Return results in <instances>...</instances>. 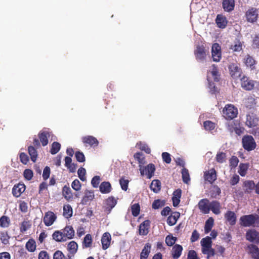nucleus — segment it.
<instances>
[{"label":"nucleus","instance_id":"nucleus-9","mask_svg":"<svg viewBox=\"0 0 259 259\" xmlns=\"http://www.w3.org/2000/svg\"><path fill=\"white\" fill-rule=\"evenodd\" d=\"M241 84L242 88L245 90L250 91L254 87V81L246 76H243L241 79Z\"/></svg>","mask_w":259,"mask_h":259},{"label":"nucleus","instance_id":"nucleus-34","mask_svg":"<svg viewBox=\"0 0 259 259\" xmlns=\"http://www.w3.org/2000/svg\"><path fill=\"white\" fill-rule=\"evenodd\" d=\"M94 198V194L93 192L87 191L81 200V203L82 204H87L89 201L93 200Z\"/></svg>","mask_w":259,"mask_h":259},{"label":"nucleus","instance_id":"nucleus-27","mask_svg":"<svg viewBox=\"0 0 259 259\" xmlns=\"http://www.w3.org/2000/svg\"><path fill=\"white\" fill-rule=\"evenodd\" d=\"M151 246L150 243H147L145 244L144 248L142 250L140 254V259H147L150 252Z\"/></svg>","mask_w":259,"mask_h":259},{"label":"nucleus","instance_id":"nucleus-40","mask_svg":"<svg viewBox=\"0 0 259 259\" xmlns=\"http://www.w3.org/2000/svg\"><path fill=\"white\" fill-rule=\"evenodd\" d=\"M63 194L65 198L67 200H69L72 198L73 195L71 192V190L70 189V188L67 186H64L63 187Z\"/></svg>","mask_w":259,"mask_h":259},{"label":"nucleus","instance_id":"nucleus-16","mask_svg":"<svg viewBox=\"0 0 259 259\" xmlns=\"http://www.w3.org/2000/svg\"><path fill=\"white\" fill-rule=\"evenodd\" d=\"M25 190V186L24 184H19L14 186L12 190V193L14 196L18 197L24 192Z\"/></svg>","mask_w":259,"mask_h":259},{"label":"nucleus","instance_id":"nucleus-57","mask_svg":"<svg viewBox=\"0 0 259 259\" xmlns=\"http://www.w3.org/2000/svg\"><path fill=\"white\" fill-rule=\"evenodd\" d=\"M0 239L2 242L4 244H8L9 243V237L6 233L3 232L1 233Z\"/></svg>","mask_w":259,"mask_h":259},{"label":"nucleus","instance_id":"nucleus-44","mask_svg":"<svg viewBox=\"0 0 259 259\" xmlns=\"http://www.w3.org/2000/svg\"><path fill=\"white\" fill-rule=\"evenodd\" d=\"M248 168V165L247 164L241 163L239 166L238 173L242 177H244L246 174V172Z\"/></svg>","mask_w":259,"mask_h":259},{"label":"nucleus","instance_id":"nucleus-17","mask_svg":"<svg viewBox=\"0 0 259 259\" xmlns=\"http://www.w3.org/2000/svg\"><path fill=\"white\" fill-rule=\"evenodd\" d=\"M223 8L226 12H231L233 11L235 7L234 0H223Z\"/></svg>","mask_w":259,"mask_h":259},{"label":"nucleus","instance_id":"nucleus-51","mask_svg":"<svg viewBox=\"0 0 259 259\" xmlns=\"http://www.w3.org/2000/svg\"><path fill=\"white\" fill-rule=\"evenodd\" d=\"M134 158L137 159L139 165H143L145 163V157L141 153L137 152L134 154Z\"/></svg>","mask_w":259,"mask_h":259},{"label":"nucleus","instance_id":"nucleus-36","mask_svg":"<svg viewBox=\"0 0 259 259\" xmlns=\"http://www.w3.org/2000/svg\"><path fill=\"white\" fill-rule=\"evenodd\" d=\"M50 133L47 131H44L39 134L40 141L42 146H46L48 143V137H50Z\"/></svg>","mask_w":259,"mask_h":259},{"label":"nucleus","instance_id":"nucleus-10","mask_svg":"<svg viewBox=\"0 0 259 259\" xmlns=\"http://www.w3.org/2000/svg\"><path fill=\"white\" fill-rule=\"evenodd\" d=\"M210 203L206 198L200 200L198 204L199 209L203 213L208 214L210 211Z\"/></svg>","mask_w":259,"mask_h":259},{"label":"nucleus","instance_id":"nucleus-24","mask_svg":"<svg viewBox=\"0 0 259 259\" xmlns=\"http://www.w3.org/2000/svg\"><path fill=\"white\" fill-rule=\"evenodd\" d=\"M258 123V119L257 118L255 117L252 115H247L246 125L249 127H254L256 126Z\"/></svg>","mask_w":259,"mask_h":259},{"label":"nucleus","instance_id":"nucleus-32","mask_svg":"<svg viewBox=\"0 0 259 259\" xmlns=\"http://www.w3.org/2000/svg\"><path fill=\"white\" fill-rule=\"evenodd\" d=\"M111 185L108 182H104L102 183L100 186V191L102 193H109L111 191Z\"/></svg>","mask_w":259,"mask_h":259},{"label":"nucleus","instance_id":"nucleus-63","mask_svg":"<svg viewBox=\"0 0 259 259\" xmlns=\"http://www.w3.org/2000/svg\"><path fill=\"white\" fill-rule=\"evenodd\" d=\"M128 181L124 179H121L119 183L123 190L126 191L128 188Z\"/></svg>","mask_w":259,"mask_h":259},{"label":"nucleus","instance_id":"nucleus-64","mask_svg":"<svg viewBox=\"0 0 259 259\" xmlns=\"http://www.w3.org/2000/svg\"><path fill=\"white\" fill-rule=\"evenodd\" d=\"M65 256L63 253L59 250L56 251L53 256V259H64Z\"/></svg>","mask_w":259,"mask_h":259},{"label":"nucleus","instance_id":"nucleus-35","mask_svg":"<svg viewBox=\"0 0 259 259\" xmlns=\"http://www.w3.org/2000/svg\"><path fill=\"white\" fill-rule=\"evenodd\" d=\"M150 188L154 193H158L161 188L160 182L158 180H154L152 181Z\"/></svg>","mask_w":259,"mask_h":259},{"label":"nucleus","instance_id":"nucleus-11","mask_svg":"<svg viewBox=\"0 0 259 259\" xmlns=\"http://www.w3.org/2000/svg\"><path fill=\"white\" fill-rule=\"evenodd\" d=\"M246 239L250 242H259V233L254 229L249 230L246 234Z\"/></svg>","mask_w":259,"mask_h":259},{"label":"nucleus","instance_id":"nucleus-4","mask_svg":"<svg viewBox=\"0 0 259 259\" xmlns=\"http://www.w3.org/2000/svg\"><path fill=\"white\" fill-rule=\"evenodd\" d=\"M139 170L142 176H146L147 179H151L154 175L155 167L153 164L150 163L146 166L139 165Z\"/></svg>","mask_w":259,"mask_h":259},{"label":"nucleus","instance_id":"nucleus-1","mask_svg":"<svg viewBox=\"0 0 259 259\" xmlns=\"http://www.w3.org/2000/svg\"><path fill=\"white\" fill-rule=\"evenodd\" d=\"M218 72L216 67L213 65L211 67L210 70H209L207 74V80L208 82V87L210 89V92L212 93H214L217 90L213 82H212L211 80L215 81H219Z\"/></svg>","mask_w":259,"mask_h":259},{"label":"nucleus","instance_id":"nucleus-26","mask_svg":"<svg viewBox=\"0 0 259 259\" xmlns=\"http://www.w3.org/2000/svg\"><path fill=\"white\" fill-rule=\"evenodd\" d=\"M182 191L180 189H178L175 191L173 193V196L172 198L173 205L175 207L178 206L180 201V198L181 197Z\"/></svg>","mask_w":259,"mask_h":259},{"label":"nucleus","instance_id":"nucleus-54","mask_svg":"<svg viewBox=\"0 0 259 259\" xmlns=\"http://www.w3.org/2000/svg\"><path fill=\"white\" fill-rule=\"evenodd\" d=\"M216 160L219 163H223L226 160V153L224 152H220L217 154Z\"/></svg>","mask_w":259,"mask_h":259},{"label":"nucleus","instance_id":"nucleus-28","mask_svg":"<svg viewBox=\"0 0 259 259\" xmlns=\"http://www.w3.org/2000/svg\"><path fill=\"white\" fill-rule=\"evenodd\" d=\"M225 217L231 225H233L236 223V217L234 212L228 211L225 214Z\"/></svg>","mask_w":259,"mask_h":259},{"label":"nucleus","instance_id":"nucleus-58","mask_svg":"<svg viewBox=\"0 0 259 259\" xmlns=\"http://www.w3.org/2000/svg\"><path fill=\"white\" fill-rule=\"evenodd\" d=\"M132 214L134 216L137 217L140 212V206L138 204H134L132 206Z\"/></svg>","mask_w":259,"mask_h":259},{"label":"nucleus","instance_id":"nucleus-23","mask_svg":"<svg viewBox=\"0 0 259 259\" xmlns=\"http://www.w3.org/2000/svg\"><path fill=\"white\" fill-rule=\"evenodd\" d=\"M183 247L181 245L176 244L174 245L171 250V255L174 259H178L181 255Z\"/></svg>","mask_w":259,"mask_h":259},{"label":"nucleus","instance_id":"nucleus-59","mask_svg":"<svg viewBox=\"0 0 259 259\" xmlns=\"http://www.w3.org/2000/svg\"><path fill=\"white\" fill-rule=\"evenodd\" d=\"M85 172H86L85 169L83 167H80L78 170L77 173H78V177L82 181H84L85 180Z\"/></svg>","mask_w":259,"mask_h":259},{"label":"nucleus","instance_id":"nucleus-14","mask_svg":"<svg viewBox=\"0 0 259 259\" xmlns=\"http://www.w3.org/2000/svg\"><path fill=\"white\" fill-rule=\"evenodd\" d=\"M150 221L146 220L139 226V232L141 235H146L149 232Z\"/></svg>","mask_w":259,"mask_h":259},{"label":"nucleus","instance_id":"nucleus-37","mask_svg":"<svg viewBox=\"0 0 259 259\" xmlns=\"http://www.w3.org/2000/svg\"><path fill=\"white\" fill-rule=\"evenodd\" d=\"M53 239L58 242L65 241V238L62 231H56L52 235Z\"/></svg>","mask_w":259,"mask_h":259},{"label":"nucleus","instance_id":"nucleus-13","mask_svg":"<svg viewBox=\"0 0 259 259\" xmlns=\"http://www.w3.org/2000/svg\"><path fill=\"white\" fill-rule=\"evenodd\" d=\"M116 203L117 201L114 197H109L105 201L104 206L105 210L109 213L111 209L115 206Z\"/></svg>","mask_w":259,"mask_h":259},{"label":"nucleus","instance_id":"nucleus-61","mask_svg":"<svg viewBox=\"0 0 259 259\" xmlns=\"http://www.w3.org/2000/svg\"><path fill=\"white\" fill-rule=\"evenodd\" d=\"M202 252L207 255V259H210L214 255V250L212 248L207 249L206 251H203Z\"/></svg>","mask_w":259,"mask_h":259},{"label":"nucleus","instance_id":"nucleus-25","mask_svg":"<svg viewBox=\"0 0 259 259\" xmlns=\"http://www.w3.org/2000/svg\"><path fill=\"white\" fill-rule=\"evenodd\" d=\"M82 140L83 143L88 144L90 146H97L99 143L97 139L91 136L84 137Z\"/></svg>","mask_w":259,"mask_h":259},{"label":"nucleus","instance_id":"nucleus-62","mask_svg":"<svg viewBox=\"0 0 259 259\" xmlns=\"http://www.w3.org/2000/svg\"><path fill=\"white\" fill-rule=\"evenodd\" d=\"M100 182V177L99 176H95L92 180L91 184L94 188H97Z\"/></svg>","mask_w":259,"mask_h":259},{"label":"nucleus","instance_id":"nucleus-20","mask_svg":"<svg viewBox=\"0 0 259 259\" xmlns=\"http://www.w3.org/2000/svg\"><path fill=\"white\" fill-rule=\"evenodd\" d=\"M62 233L66 241L67 239H72L74 236V231L71 226H66L63 230Z\"/></svg>","mask_w":259,"mask_h":259},{"label":"nucleus","instance_id":"nucleus-45","mask_svg":"<svg viewBox=\"0 0 259 259\" xmlns=\"http://www.w3.org/2000/svg\"><path fill=\"white\" fill-rule=\"evenodd\" d=\"M92 243V238L90 234H88L85 235L83 241V246L85 248L90 247Z\"/></svg>","mask_w":259,"mask_h":259},{"label":"nucleus","instance_id":"nucleus-60","mask_svg":"<svg viewBox=\"0 0 259 259\" xmlns=\"http://www.w3.org/2000/svg\"><path fill=\"white\" fill-rule=\"evenodd\" d=\"M24 177L27 180H30L33 177V172L31 169H26L23 173Z\"/></svg>","mask_w":259,"mask_h":259},{"label":"nucleus","instance_id":"nucleus-8","mask_svg":"<svg viewBox=\"0 0 259 259\" xmlns=\"http://www.w3.org/2000/svg\"><path fill=\"white\" fill-rule=\"evenodd\" d=\"M258 10L255 8H250L246 12V17L248 22L253 23L257 20Z\"/></svg>","mask_w":259,"mask_h":259},{"label":"nucleus","instance_id":"nucleus-3","mask_svg":"<svg viewBox=\"0 0 259 259\" xmlns=\"http://www.w3.org/2000/svg\"><path fill=\"white\" fill-rule=\"evenodd\" d=\"M237 114V109L232 104L226 105L223 110L224 117L228 119H233L236 117Z\"/></svg>","mask_w":259,"mask_h":259},{"label":"nucleus","instance_id":"nucleus-2","mask_svg":"<svg viewBox=\"0 0 259 259\" xmlns=\"http://www.w3.org/2000/svg\"><path fill=\"white\" fill-rule=\"evenodd\" d=\"M240 224L243 227L254 226L259 223V217L257 214L245 215L241 217L239 220Z\"/></svg>","mask_w":259,"mask_h":259},{"label":"nucleus","instance_id":"nucleus-33","mask_svg":"<svg viewBox=\"0 0 259 259\" xmlns=\"http://www.w3.org/2000/svg\"><path fill=\"white\" fill-rule=\"evenodd\" d=\"M244 63L247 67L250 68L251 70L255 68V61L250 56H247L244 59Z\"/></svg>","mask_w":259,"mask_h":259},{"label":"nucleus","instance_id":"nucleus-5","mask_svg":"<svg viewBox=\"0 0 259 259\" xmlns=\"http://www.w3.org/2000/svg\"><path fill=\"white\" fill-rule=\"evenodd\" d=\"M243 148L247 151H251L255 148L256 143L251 136H244L242 139Z\"/></svg>","mask_w":259,"mask_h":259},{"label":"nucleus","instance_id":"nucleus-7","mask_svg":"<svg viewBox=\"0 0 259 259\" xmlns=\"http://www.w3.org/2000/svg\"><path fill=\"white\" fill-rule=\"evenodd\" d=\"M211 56L213 61L214 62H219L221 59L222 53L221 47L217 43H215L212 46Z\"/></svg>","mask_w":259,"mask_h":259},{"label":"nucleus","instance_id":"nucleus-42","mask_svg":"<svg viewBox=\"0 0 259 259\" xmlns=\"http://www.w3.org/2000/svg\"><path fill=\"white\" fill-rule=\"evenodd\" d=\"M26 248L29 252H34L36 249L35 241L33 239H29L26 244Z\"/></svg>","mask_w":259,"mask_h":259},{"label":"nucleus","instance_id":"nucleus-18","mask_svg":"<svg viewBox=\"0 0 259 259\" xmlns=\"http://www.w3.org/2000/svg\"><path fill=\"white\" fill-rule=\"evenodd\" d=\"M202 246L201 251H206L207 249L212 248V241L211 237H206L201 240Z\"/></svg>","mask_w":259,"mask_h":259},{"label":"nucleus","instance_id":"nucleus-39","mask_svg":"<svg viewBox=\"0 0 259 259\" xmlns=\"http://www.w3.org/2000/svg\"><path fill=\"white\" fill-rule=\"evenodd\" d=\"M78 248L77 244L74 241L70 242L68 244V250L72 255L77 251Z\"/></svg>","mask_w":259,"mask_h":259},{"label":"nucleus","instance_id":"nucleus-47","mask_svg":"<svg viewBox=\"0 0 259 259\" xmlns=\"http://www.w3.org/2000/svg\"><path fill=\"white\" fill-rule=\"evenodd\" d=\"M231 49L235 52H239L242 49V44L241 41L236 40L231 46Z\"/></svg>","mask_w":259,"mask_h":259},{"label":"nucleus","instance_id":"nucleus-49","mask_svg":"<svg viewBox=\"0 0 259 259\" xmlns=\"http://www.w3.org/2000/svg\"><path fill=\"white\" fill-rule=\"evenodd\" d=\"M244 187L246 191L249 192L255 187L254 183L252 181H247L244 183Z\"/></svg>","mask_w":259,"mask_h":259},{"label":"nucleus","instance_id":"nucleus-50","mask_svg":"<svg viewBox=\"0 0 259 259\" xmlns=\"http://www.w3.org/2000/svg\"><path fill=\"white\" fill-rule=\"evenodd\" d=\"M203 126L205 130L209 131L214 130L215 127V123L209 120L204 121L203 123Z\"/></svg>","mask_w":259,"mask_h":259},{"label":"nucleus","instance_id":"nucleus-21","mask_svg":"<svg viewBox=\"0 0 259 259\" xmlns=\"http://www.w3.org/2000/svg\"><path fill=\"white\" fill-rule=\"evenodd\" d=\"M210 210L215 214H219L221 211V205L219 202L217 201H213L210 203Z\"/></svg>","mask_w":259,"mask_h":259},{"label":"nucleus","instance_id":"nucleus-31","mask_svg":"<svg viewBox=\"0 0 259 259\" xmlns=\"http://www.w3.org/2000/svg\"><path fill=\"white\" fill-rule=\"evenodd\" d=\"M180 213L178 212L172 213L167 220V223L169 226H173L177 222L178 219L180 217Z\"/></svg>","mask_w":259,"mask_h":259},{"label":"nucleus","instance_id":"nucleus-41","mask_svg":"<svg viewBox=\"0 0 259 259\" xmlns=\"http://www.w3.org/2000/svg\"><path fill=\"white\" fill-rule=\"evenodd\" d=\"M28 153L30 156L31 160L35 162L37 157V152L36 150L33 146H29L28 148Z\"/></svg>","mask_w":259,"mask_h":259},{"label":"nucleus","instance_id":"nucleus-43","mask_svg":"<svg viewBox=\"0 0 259 259\" xmlns=\"http://www.w3.org/2000/svg\"><path fill=\"white\" fill-rule=\"evenodd\" d=\"M63 215L66 218H69L72 215V209L70 205H65L63 207Z\"/></svg>","mask_w":259,"mask_h":259},{"label":"nucleus","instance_id":"nucleus-38","mask_svg":"<svg viewBox=\"0 0 259 259\" xmlns=\"http://www.w3.org/2000/svg\"><path fill=\"white\" fill-rule=\"evenodd\" d=\"M214 224V220L210 217L206 221L204 226V231L206 234L208 233L211 230Z\"/></svg>","mask_w":259,"mask_h":259},{"label":"nucleus","instance_id":"nucleus-30","mask_svg":"<svg viewBox=\"0 0 259 259\" xmlns=\"http://www.w3.org/2000/svg\"><path fill=\"white\" fill-rule=\"evenodd\" d=\"M216 23L219 27L224 28L226 27L227 21L225 17L221 15H218L216 18Z\"/></svg>","mask_w":259,"mask_h":259},{"label":"nucleus","instance_id":"nucleus-52","mask_svg":"<svg viewBox=\"0 0 259 259\" xmlns=\"http://www.w3.org/2000/svg\"><path fill=\"white\" fill-rule=\"evenodd\" d=\"M61 145L58 142H54L52 144V147L51 149V153L52 154H55L59 152L60 149Z\"/></svg>","mask_w":259,"mask_h":259},{"label":"nucleus","instance_id":"nucleus-22","mask_svg":"<svg viewBox=\"0 0 259 259\" xmlns=\"http://www.w3.org/2000/svg\"><path fill=\"white\" fill-rule=\"evenodd\" d=\"M205 180L210 183H212L217 178L215 170L214 169H211L204 175Z\"/></svg>","mask_w":259,"mask_h":259},{"label":"nucleus","instance_id":"nucleus-19","mask_svg":"<svg viewBox=\"0 0 259 259\" xmlns=\"http://www.w3.org/2000/svg\"><path fill=\"white\" fill-rule=\"evenodd\" d=\"M230 74L231 76L235 78H238L240 76L241 71L240 68L235 64H231L229 66Z\"/></svg>","mask_w":259,"mask_h":259},{"label":"nucleus","instance_id":"nucleus-55","mask_svg":"<svg viewBox=\"0 0 259 259\" xmlns=\"http://www.w3.org/2000/svg\"><path fill=\"white\" fill-rule=\"evenodd\" d=\"M164 205V202L163 200L157 199L155 200L152 204V208L153 209H158L162 207Z\"/></svg>","mask_w":259,"mask_h":259},{"label":"nucleus","instance_id":"nucleus-6","mask_svg":"<svg viewBox=\"0 0 259 259\" xmlns=\"http://www.w3.org/2000/svg\"><path fill=\"white\" fill-rule=\"evenodd\" d=\"M196 60L199 62H203L206 57V51L203 46H198L194 51Z\"/></svg>","mask_w":259,"mask_h":259},{"label":"nucleus","instance_id":"nucleus-29","mask_svg":"<svg viewBox=\"0 0 259 259\" xmlns=\"http://www.w3.org/2000/svg\"><path fill=\"white\" fill-rule=\"evenodd\" d=\"M248 251L254 259H259V249L254 245L248 246Z\"/></svg>","mask_w":259,"mask_h":259},{"label":"nucleus","instance_id":"nucleus-53","mask_svg":"<svg viewBox=\"0 0 259 259\" xmlns=\"http://www.w3.org/2000/svg\"><path fill=\"white\" fill-rule=\"evenodd\" d=\"M137 146L141 150L144 151L147 153L149 154L150 153V149L145 143H142L140 142L137 144Z\"/></svg>","mask_w":259,"mask_h":259},{"label":"nucleus","instance_id":"nucleus-48","mask_svg":"<svg viewBox=\"0 0 259 259\" xmlns=\"http://www.w3.org/2000/svg\"><path fill=\"white\" fill-rule=\"evenodd\" d=\"M10 219L7 216H3L0 218V227L2 228H7L10 225Z\"/></svg>","mask_w":259,"mask_h":259},{"label":"nucleus","instance_id":"nucleus-15","mask_svg":"<svg viewBox=\"0 0 259 259\" xmlns=\"http://www.w3.org/2000/svg\"><path fill=\"white\" fill-rule=\"evenodd\" d=\"M111 240V237L109 233L106 232L103 234L101 239L102 248L103 249H106L109 247Z\"/></svg>","mask_w":259,"mask_h":259},{"label":"nucleus","instance_id":"nucleus-46","mask_svg":"<svg viewBox=\"0 0 259 259\" xmlns=\"http://www.w3.org/2000/svg\"><path fill=\"white\" fill-rule=\"evenodd\" d=\"M182 176L184 183L188 184L190 181V175L188 169L183 168L182 170Z\"/></svg>","mask_w":259,"mask_h":259},{"label":"nucleus","instance_id":"nucleus-56","mask_svg":"<svg viewBox=\"0 0 259 259\" xmlns=\"http://www.w3.org/2000/svg\"><path fill=\"white\" fill-rule=\"evenodd\" d=\"M176 241V238L172 236L168 235L165 238V242L168 246L173 245Z\"/></svg>","mask_w":259,"mask_h":259},{"label":"nucleus","instance_id":"nucleus-12","mask_svg":"<svg viewBox=\"0 0 259 259\" xmlns=\"http://www.w3.org/2000/svg\"><path fill=\"white\" fill-rule=\"evenodd\" d=\"M56 219L55 213L52 211L47 212L44 217V222L46 226H51Z\"/></svg>","mask_w":259,"mask_h":259}]
</instances>
